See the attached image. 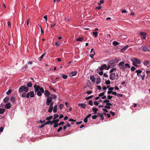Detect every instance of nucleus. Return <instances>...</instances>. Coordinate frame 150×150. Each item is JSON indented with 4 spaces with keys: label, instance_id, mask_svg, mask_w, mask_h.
<instances>
[{
    "label": "nucleus",
    "instance_id": "obj_13",
    "mask_svg": "<svg viewBox=\"0 0 150 150\" xmlns=\"http://www.w3.org/2000/svg\"><path fill=\"white\" fill-rule=\"evenodd\" d=\"M23 91H24L23 87V86H21L19 88V93H22Z\"/></svg>",
    "mask_w": 150,
    "mask_h": 150
},
{
    "label": "nucleus",
    "instance_id": "obj_62",
    "mask_svg": "<svg viewBox=\"0 0 150 150\" xmlns=\"http://www.w3.org/2000/svg\"><path fill=\"white\" fill-rule=\"evenodd\" d=\"M102 7V6H98L96 8V9L98 10L100 9Z\"/></svg>",
    "mask_w": 150,
    "mask_h": 150
},
{
    "label": "nucleus",
    "instance_id": "obj_10",
    "mask_svg": "<svg viewBox=\"0 0 150 150\" xmlns=\"http://www.w3.org/2000/svg\"><path fill=\"white\" fill-rule=\"evenodd\" d=\"M91 54L89 55V56H94L95 54V52L93 50V48L91 49L90 52Z\"/></svg>",
    "mask_w": 150,
    "mask_h": 150
},
{
    "label": "nucleus",
    "instance_id": "obj_57",
    "mask_svg": "<svg viewBox=\"0 0 150 150\" xmlns=\"http://www.w3.org/2000/svg\"><path fill=\"white\" fill-rule=\"evenodd\" d=\"M104 0H101L99 3H98L99 5H100L101 4L103 3Z\"/></svg>",
    "mask_w": 150,
    "mask_h": 150
},
{
    "label": "nucleus",
    "instance_id": "obj_63",
    "mask_svg": "<svg viewBox=\"0 0 150 150\" xmlns=\"http://www.w3.org/2000/svg\"><path fill=\"white\" fill-rule=\"evenodd\" d=\"M110 113L112 116H114L115 115V114L114 112H112L111 111H110Z\"/></svg>",
    "mask_w": 150,
    "mask_h": 150
},
{
    "label": "nucleus",
    "instance_id": "obj_43",
    "mask_svg": "<svg viewBox=\"0 0 150 150\" xmlns=\"http://www.w3.org/2000/svg\"><path fill=\"white\" fill-rule=\"evenodd\" d=\"M105 92V91H104V92H102V93H100L98 95V96L101 97V96H103L105 94L104 93Z\"/></svg>",
    "mask_w": 150,
    "mask_h": 150
},
{
    "label": "nucleus",
    "instance_id": "obj_42",
    "mask_svg": "<svg viewBox=\"0 0 150 150\" xmlns=\"http://www.w3.org/2000/svg\"><path fill=\"white\" fill-rule=\"evenodd\" d=\"M116 69L115 68H112V69H111L110 71V73H111L112 72L114 71H116Z\"/></svg>",
    "mask_w": 150,
    "mask_h": 150
},
{
    "label": "nucleus",
    "instance_id": "obj_61",
    "mask_svg": "<svg viewBox=\"0 0 150 150\" xmlns=\"http://www.w3.org/2000/svg\"><path fill=\"white\" fill-rule=\"evenodd\" d=\"M112 96H107V98H108V99H111V98H112Z\"/></svg>",
    "mask_w": 150,
    "mask_h": 150
},
{
    "label": "nucleus",
    "instance_id": "obj_30",
    "mask_svg": "<svg viewBox=\"0 0 150 150\" xmlns=\"http://www.w3.org/2000/svg\"><path fill=\"white\" fill-rule=\"evenodd\" d=\"M5 109L0 108V114H3L5 111Z\"/></svg>",
    "mask_w": 150,
    "mask_h": 150
},
{
    "label": "nucleus",
    "instance_id": "obj_4",
    "mask_svg": "<svg viewBox=\"0 0 150 150\" xmlns=\"http://www.w3.org/2000/svg\"><path fill=\"white\" fill-rule=\"evenodd\" d=\"M53 98L52 97L47 98L46 99V104L47 105H49L51 101H52Z\"/></svg>",
    "mask_w": 150,
    "mask_h": 150
},
{
    "label": "nucleus",
    "instance_id": "obj_56",
    "mask_svg": "<svg viewBox=\"0 0 150 150\" xmlns=\"http://www.w3.org/2000/svg\"><path fill=\"white\" fill-rule=\"evenodd\" d=\"M92 93V91H88L86 92V93L88 94H90Z\"/></svg>",
    "mask_w": 150,
    "mask_h": 150
},
{
    "label": "nucleus",
    "instance_id": "obj_33",
    "mask_svg": "<svg viewBox=\"0 0 150 150\" xmlns=\"http://www.w3.org/2000/svg\"><path fill=\"white\" fill-rule=\"evenodd\" d=\"M27 87H30L32 86V83L31 82H29L27 85Z\"/></svg>",
    "mask_w": 150,
    "mask_h": 150
},
{
    "label": "nucleus",
    "instance_id": "obj_12",
    "mask_svg": "<svg viewBox=\"0 0 150 150\" xmlns=\"http://www.w3.org/2000/svg\"><path fill=\"white\" fill-rule=\"evenodd\" d=\"M23 86V87L24 91L26 93L27 92L29 91V88H28L25 86V85Z\"/></svg>",
    "mask_w": 150,
    "mask_h": 150
},
{
    "label": "nucleus",
    "instance_id": "obj_64",
    "mask_svg": "<svg viewBox=\"0 0 150 150\" xmlns=\"http://www.w3.org/2000/svg\"><path fill=\"white\" fill-rule=\"evenodd\" d=\"M145 76V75L144 74L143 75H141V76L142 77V80H144V79Z\"/></svg>",
    "mask_w": 150,
    "mask_h": 150
},
{
    "label": "nucleus",
    "instance_id": "obj_28",
    "mask_svg": "<svg viewBox=\"0 0 150 150\" xmlns=\"http://www.w3.org/2000/svg\"><path fill=\"white\" fill-rule=\"evenodd\" d=\"M93 34L95 37L96 38L98 35V33L97 32H93Z\"/></svg>",
    "mask_w": 150,
    "mask_h": 150
},
{
    "label": "nucleus",
    "instance_id": "obj_50",
    "mask_svg": "<svg viewBox=\"0 0 150 150\" xmlns=\"http://www.w3.org/2000/svg\"><path fill=\"white\" fill-rule=\"evenodd\" d=\"M135 68L134 67H132L131 68V71H134L135 70Z\"/></svg>",
    "mask_w": 150,
    "mask_h": 150
},
{
    "label": "nucleus",
    "instance_id": "obj_19",
    "mask_svg": "<svg viewBox=\"0 0 150 150\" xmlns=\"http://www.w3.org/2000/svg\"><path fill=\"white\" fill-rule=\"evenodd\" d=\"M30 97L31 98L34 97V93L33 91H31L30 92Z\"/></svg>",
    "mask_w": 150,
    "mask_h": 150
},
{
    "label": "nucleus",
    "instance_id": "obj_17",
    "mask_svg": "<svg viewBox=\"0 0 150 150\" xmlns=\"http://www.w3.org/2000/svg\"><path fill=\"white\" fill-rule=\"evenodd\" d=\"M90 80L93 82H95V78L93 76H91L90 77Z\"/></svg>",
    "mask_w": 150,
    "mask_h": 150
},
{
    "label": "nucleus",
    "instance_id": "obj_58",
    "mask_svg": "<svg viewBox=\"0 0 150 150\" xmlns=\"http://www.w3.org/2000/svg\"><path fill=\"white\" fill-rule=\"evenodd\" d=\"M55 122V123H58V122L59 121V119H55L54 120Z\"/></svg>",
    "mask_w": 150,
    "mask_h": 150
},
{
    "label": "nucleus",
    "instance_id": "obj_32",
    "mask_svg": "<svg viewBox=\"0 0 150 150\" xmlns=\"http://www.w3.org/2000/svg\"><path fill=\"white\" fill-rule=\"evenodd\" d=\"M149 63L148 61L145 60L144 62V64L145 65H147Z\"/></svg>",
    "mask_w": 150,
    "mask_h": 150
},
{
    "label": "nucleus",
    "instance_id": "obj_44",
    "mask_svg": "<svg viewBox=\"0 0 150 150\" xmlns=\"http://www.w3.org/2000/svg\"><path fill=\"white\" fill-rule=\"evenodd\" d=\"M124 63H125L123 62H121L119 63V65L121 66H123Z\"/></svg>",
    "mask_w": 150,
    "mask_h": 150
},
{
    "label": "nucleus",
    "instance_id": "obj_5",
    "mask_svg": "<svg viewBox=\"0 0 150 150\" xmlns=\"http://www.w3.org/2000/svg\"><path fill=\"white\" fill-rule=\"evenodd\" d=\"M34 88L35 89V92H37L39 91L40 89V87L39 85H37L36 84H35L34 86Z\"/></svg>",
    "mask_w": 150,
    "mask_h": 150
},
{
    "label": "nucleus",
    "instance_id": "obj_6",
    "mask_svg": "<svg viewBox=\"0 0 150 150\" xmlns=\"http://www.w3.org/2000/svg\"><path fill=\"white\" fill-rule=\"evenodd\" d=\"M141 50L144 51H148V47L146 45H143L141 47Z\"/></svg>",
    "mask_w": 150,
    "mask_h": 150
},
{
    "label": "nucleus",
    "instance_id": "obj_1",
    "mask_svg": "<svg viewBox=\"0 0 150 150\" xmlns=\"http://www.w3.org/2000/svg\"><path fill=\"white\" fill-rule=\"evenodd\" d=\"M118 77V74L117 73H114L111 74L110 76V79L111 80H114L117 79Z\"/></svg>",
    "mask_w": 150,
    "mask_h": 150
},
{
    "label": "nucleus",
    "instance_id": "obj_55",
    "mask_svg": "<svg viewBox=\"0 0 150 150\" xmlns=\"http://www.w3.org/2000/svg\"><path fill=\"white\" fill-rule=\"evenodd\" d=\"M62 129V127H59L58 129H57V132H59L60 131H61Z\"/></svg>",
    "mask_w": 150,
    "mask_h": 150
},
{
    "label": "nucleus",
    "instance_id": "obj_52",
    "mask_svg": "<svg viewBox=\"0 0 150 150\" xmlns=\"http://www.w3.org/2000/svg\"><path fill=\"white\" fill-rule=\"evenodd\" d=\"M51 122V121L48 120V121H47L46 122H45V124L48 125V124H50V125Z\"/></svg>",
    "mask_w": 150,
    "mask_h": 150
},
{
    "label": "nucleus",
    "instance_id": "obj_38",
    "mask_svg": "<svg viewBox=\"0 0 150 150\" xmlns=\"http://www.w3.org/2000/svg\"><path fill=\"white\" fill-rule=\"evenodd\" d=\"M59 116V115L57 114H55V115H54V118H53V119L54 120H55Z\"/></svg>",
    "mask_w": 150,
    "mask_h": 150
},
{
    "label": "nucleus",
    "instance_id": "obj_49",
    "mask_svg": "<svg viewBox=\"0 0 150 150\" xmlns=\"http://www.w3.org/2000/svg\"><path fill=\"white\" fill-rule=\"evenodd\" d=\"M11 92V90L10 89H9L8 91L6 93V94L7 95H9Z\"/></svg>",
    "mask_w": 150,
    "mask_h": 150
},
{
    "label": "nucleus",
    "instance_id": "obj_35",
    "mask_svg": "<svg viewBox=\"0 0 150 150\" xmlns=\"http://www.w3.org/2000/svg\"><path fill=\"white\" fill-rule=\"evenodd\" d=\"M140 34L143 36L144 35H146V33H144L143 32H140Z\"/></svg>",
    "mask_w": 150,
    "mask_h": 150
},
{
    "label": "nucleus",
    "instance_id": "obj_51",
    "mask_svg": "<svg viewBox=\"0 0 150 150\" xmlns=\"http://www.w3.org/2000/svg\"><path fill=\"white\" fill-rule=\"evenodd\" d=\"M110 102V100L108 99H106L103 101L104 103H107Z\"/></svg>",
    "mask_w": 150,
    "mask_h": 150
},
{
    "label": "nucleus",
    "instance_id": "obj_20",
    "mask_svg": "<svg viewBox=\"0 0 150 150\" xmlns=\"http://www.w3.org/2000/svg\"><path fill=\"white\" fill-rule=\"evenodd\" d=\"M142 72V71L140 70H136L135 72L137 73V75L138 76H139V74Z\"/></svg>",
    "mask_w": 150,
    "mask_h": 150
},
{
    "label": "nucleus",
    "instance_id": "obj_47",
    "mask_svg": "<svg viewBox=\"0 0 150 150\" xmlns=\"http://www.w3.org/2000/svg\"><path fill=\"white\" fill-rule=\"evenodd\" d=\"M93 96L92 95V96H88V97H86L85 98V99H86V100L89 99H91V98L93 97Z\"/></svg>",
    "mask_w": 150,
    "mask_h": 150
},
{
    "label": "nucleus",
    "instance_id": "obj_29",
    "mask_svg": "<svg viewBox=\"0 0 150 150\" xmlns=\"http://www.w3.org/2000/svg\"><path fill=\"white\" fill-rule=\"evenodd\" d=\"M52 117L53 116H52L50 115L49 117H47L46 118V120H50L52 118Z\"/></svg>",
    "mask_w": 150,
    "mask_h": 150
},
{
    "label": "nucleus",
    "instance_id": "obj_22",
    "mask_svg": "<svg viewBox=\"0 0 150 150\" xmlns=\"http://www.w3.org/2000/svg\"><path fill=\"white\" fill-rule=\"evenodd\" d=\"M53 109V106H50L49 107L48 112H51Z\"/></svg>",
    "mask_w": 150,
    "mask_h": 150
},
{
    "label": "nucleus",
    "instance_id": "obj_26",
    "mask_svg": "<svg viewBox=\"0 0 150 150\" xmlns=\"http://www.w3.org/2000/svg\"><path fill=\"white\" fill-rule=\"evenodd\" d=\"M83 37H81V38H78L77 40L76 41H79L81 42L83 40Z\"/></svg>",
    "mask_w": 150,
    "mask_h": 150
},
{
    "label": "nucleus",
    "instance_id": "obj_46",
    "mask_svg": "<svg viewBox=\"0 0 150 150\" xmlns=\"http://www.w3.org/2000/svg\"><path fill=\"white\" fill-rule=\"evenodd\" d=\"M104 107L105 108H106L108 109H110V106L107 105L105 106Z\"/></svg>",
    "mask_w": 150,
    "mask_h": 150
},
{
    "label": "nucleus",
    "instance_id": "obj_27",
    "mask_svg": "<svg viewBox=\"0 0 150 150\" xmlns=\"http://www.w3.org/2000/svg\"><path fill=\"white\" fill-rule=\"evenodd\" d=\"M9 98L8 97H6L3 100V101L4 103H6L8 100Z\"/></svg>",
    "mask_w": 150,
    "mask_h": 150
},
{
    "label": "nucleus",
    "instance_id": "obj_7",
    "mask_svg": "<svg viewBox=\"0 0 150 150\" xmlns=\"http://www.w3.org/2000/svg\"><path fill=\"white\" fill-rule=\"evenodd\" d=\"M44 95L47 98H48V97H50L49 96L50 95V93L48 90H45L44 92Z\"/></svg>",
    "mask_w": 150,
    "mask_h": 150
},
{
    "label": "nucleus",
    "instance_id": "obj_34",
    "mask_svg": "<svg viewBox=\"0 0 150 150\" xmlns=\"http://www.w3.org/2000/svg\"><path fill=\"white\" fill-rule=\"evenodd\" d=\"M37 95L39 96H41L42 95V93L40 91H38Z\"/></svg>",
    "mask_w": 150,
    "mask_h": 150
},
{
    "label": "nucleus",
    "instance_id": "obj_24",
    "mask_svg": "<svg viewBox=\"0 0 150 150\" xmlns=\"http://www.w3.org/2000/svg\"><path fill=\"white\" fill-rule=\"evenodd\" d=\"M61 77L64 79H66L67 78L68 76L65 74H62L61 75Z\"/></svg>",
    "mask_w": 150,
    "mask_h": 150
},
{
    "label": "nucleus",
    "instance_id": "obj_23",
    "mask_svg": "<svg viewBox=\"0 0 150 150\" xmlns=\"http://www.w3.org/2000/svg\"><path fill=\"white\" fill-rule=\"evenodd\" d=\"M57 105H54V108L53 109V112L54 113L56 112L57 111Z\"/></svg>",
    "mask_w": 150,
    "mask_h": 150
},
{
    "label": "nucleus",
    "instance_id": "obj_48",
    "mask_svg": "<svg viewBox=\"0 0 150 150\" xmlns=\"http://www.w3.org/2000/svg\"><path fill=\"white\" fill-rule=\"evenodd\" d=\"M105 83L107 85H109L110 83V81L109 80H108L105 82Z\"/></svg>",
    "mask_w": 150,
    "mask_h": 150
},
{
    "label": "nucleus",
    "instance_id": "obj_9",
    "mask_svg": "<svg viewBox=\"0 0 150 150\" xmlns=\"http://www.w3.org/2000/svg\"><path fill=\"white\" fill-rule=\"evenodd\" d=\"M77 74V71H72L70 74H69V76L70 77H72L76 75Z\"/></svg>",
    "mask_w": 150,
    "mask_h": 150
},
{
    "label": "nucleus",
    "instance_id": "obj_45",
    "mask_svg": "<svg viewBox=\"0 0 150 150\" xmlns=\"http://www.w3.org/2000/svg\"><path fill=\"white\" fill-rule=\"evenodd\" d=\"M88 104L90 105H93V101L92 100H90L88 102Z\"/></svg>",
    "mask_w": 150,
    "mask_h": 150
},
{
    "label": "nucleus",
    "instance_id": "obj_36",
    "mask_svg": "<svg viewBox=\"0 0 150 150\" xmlns=\"http://www.w3.org/2000/svg\"><path fill=\"white\" fill-rule=\"evenodd\" d=\"M130 68V66L129 65V64H125V67H124V68Z\"/></svg>",
    "mask_w": 150,
    "mask_h": 150
},
{
    "label": "nucleus",
    "instance_id": "obj_8",
    "mask_svg": "<svg viewBox=\"0 0 150 150\" xmlns=\"http://www.w3.org/2000/svg\"><path fill=\"white\" fill-rule=\"evenodd\" d=\"M11 104L10 102H8L5 106V108L6 109H8L11 108Z\"/></svg>",
    "mask_w": 150,
    "mask_h": 150
},
{
    "label": "nucleus",
    "instance_id": "obj_54",
    "mask_svg": "<svg viewBox=\"0 0 150 150\" xmlns=\"http://www.w3.org/2000/svg\"><path fill=\"white\" fill-rule=\"evenodd\" d=\"M100 71L98 72V74L100 75H102L103 74V71ZM97 73H98V72H97Z\"/></svg>",
    "mask_w": 150,
    "mask_h": 150
},
{
    "label": "nucleus",
    "instance_id": "obj_2",
    "mask_svg": "<svg viewBox=\"0 0 150 150\" xmlns=\"http://www.w3.org/2000/svg\"><path fill=\"white\" fill-rule=\"evenodd\" d=\"M131 60L132 62V64H140L141 63L140 61L136 58H131Z\"/></svg>",
    "mask_w": 150,
    "mask_h": 150
},
{
    "label": "nucleus",
    "instance_id": "obj_25",
    "mask_svg": "<svg viewBox=\"0 0 150 150\" xmlns=\"http://www.w3.org/2000/svg\"><path fill=\"white\" fill-rule=\"evenodd\" d=\"M112 44L115 46H117L119 44V43L117 41H114L113 42Z\"/></svg>",
    "mask_w": 150,
    "mask_h": 150
},
{
    "label": "nucleus",
    "instance_id": "obj_14",
    "mask_svg": "<svg viewBox=\"0 0 150 150\" xmlns=\"http://www.w3.org/2000/svg\"><path fill=\"white\" fill-rule=\"evenodd\" d=\"M119 61L118 59H114L111 60L110 61V63L111 64H113L115 63H116Z\"/></svg>",
    "mask_w": 150,
    "mask_h": 150
},
{
    "label": "nucleus",
    "instance_id": "obj_31",
    "mask_svg": "<svg viewBox=\"0 0 150 150\" xmlns=\"http://www.w3.org/2000/svg\"><path fill=\"white\" fill-rule=\"evenodd\" d=\"M11 101L14 102L15 101V98L14 97H12L11 99Z\"/></svg>",
    "mask_w": 150,
    "mask_h": 150
},
{
    "label": "nucleus",
    "instance_id": "obj_40",
    "mask_svg": "<svg viewBox=\"0 0 150 150\" xmlns=\"http://www.w3.org/2000/svg\"><path fill=\"white\" fill-rule=\"evenodd\" d=\"M40 91L42 93H44L45 92L44 90L42 87H40Z\"/></svg>",
    "mask_w": 150,
    "mask_h": 150
},
{
    "label": "nucleus",
    "instance_id": "obj_3",
    "mask_svg": "<svg viewBox=\"0 0 150 150\" xmlns=\"http://www.w3.org/2000/svg\"><path fill=\"white\" fill-rule=\"evenodd\" d=\"M110 67L109 66L108 67L106 64H104L102 65L99 68L100 71H102L103 70L105 69V70H108Z\"/></svg>",
    "mask_w": 150,
    "mask_h": 150
},
{
    "label": "nucleus",
    "instance_id": "obj_21",
    "mask_svg": "<svg viewBox=\"0 0 150 150\" xmlns=\"http://www.w3.org/2000/svg\"><path fill=\"white\" fill-rule=\"evenodd\" d=\"M93 111L94 112V114H96L97 113V111L98 110V109L96 108H92Z\"/></svg>",
    "mask_w": 150,
    "mask_h": 150
},
{
    "label": "nucleus",
    "instance_id": "obj_39",
    "mask_svg": "<svg viewBox=\"0 0 150 150\" xmlns=\"http://www.w3.org/2000/svg\"><path fill=\"white\" fill-rule=\"evenodd\" d=\"M51 96L53 97H52L53 99H55L57 98V96L54 94H53Z\"/></svg>",
    "mask_w": 150,
    "mask_h": 150
},
{
    "label": "nucleus",
    "instance_id": "obj_11",
    "mask_svg": "<svg viewBox=\"0 0 150 150\" xmlns=\"http://www.w3.org/2000/svg\"><path fill=\"white\" fill-rule=\"evenodd\" d=\"M78 106L83 108H86V104L85 103H79L78 105Z\"/></svg>",
    "mask_w": 150,
    "mask_h": 150
},
{
    "label": "nucleus",
    "instance_id": "obj_37",
    "mask_svg": "<svg viewBox=\"0 0 150 150\" xmlns=\"http://www.w3.org/2000/svg\"><path fill=\"white\" fill-rule=\"evenodd\" d=\"M21 97L23 98L26 97V93H23L21 95Z\"/></svg>",
    "mask_w": 150,
    "mask_h": 150
},
{
    "label": "nucleus",
    "instance_id": "obj_60",
    "mask_svg": "<svg viewBox=\"0 0 150 150\" xmlns=\"http://www.w3.org/2000/svg\"><path fill=\"white\" fill-rule=\"evenodd\" d=\"M87 121H88V118H86V117L84 119L83 122L85 123H86L87 122Z\"/></svg>",
    "mask_w": 150,
    "mask_h": 150
},
{
    "label": "nucleus",
    "instance_id": "obj_15",
    "mask_svg": "<svg viewBox=\"0 0 150 150\" xmlns=\"http://www.w3.org/2000/svg\"><path fill=\"white\" fill-rule=\"evenodd\" d=\"M119 61L118 59H114L111 60L110 61V63L111 64H113L115 63H116Z\"/></svg>",
    "mask_w": 150,
    "mask_h": 150
},
{
    "label": "nucleus",
    "instance_id": "obj_53",
    "mask_svg": "<svg viewBox=\"0 0 150 150\" xmlns=\"http://www.w3.org/2000/svg\"><path fill=\"white\" fill-rule=\"evenodd\" d=\"M94 104L96 106L98 105L99 104L96 101H94Z\"/></svg>",
    "mask_w": 150,
    "mask_h": 150
},
{
    "label": "nucleus",
    "instance_id": "obj_41",
    "mask_svg": "<svg viewBox=\"0 0 150 150\" xmlns=\"http://www.w3.org/2000/svg\"><path fill=\"white\" fill-rule=\"evenodd\" d=\"M63 107H64V105L63 104H60L59 106V107L61 110L63 108Z\"/></svg>",
    "mask_w": 150,
    "mask_h": 150
},
{
    "label": "nucleus",
    "instance_id": "obj_18",
    "mask_svg": "<svg viewBox=\"0 0 150 150\" xmlns=\"http://www.w3.org/2000/svg\"><path fill=\"white\" fill-rule=\"evenodd\" d=\"M101 80L100 79V76H98L97 78V80L96 81V83L97 84H98L100 82Z\"/></svg>",
    "mask_w": 150,
    "mask_h": 150
},
{
    "label": "nucleus",
    "instance_id": "obj_16",
    "mask_svg": "<svg viewBox=\"0 0 150 150\" xmlns=\"http://www.w3.org/2000/svg\"><path fill=\"white\" fill-rule=\"evenodd\" d=\"M128 47V45L125 46V47L123 48L122 49L120 50V52H123Z\"/></svg>",
    "mask_w": 150,
    "mask_h": 150
},
{
    "label": "nucleus",
    "instance_id": "obj_59",
    "mask_svg": "<svg viewBox=\"0 0 150 150\" xmlns=\"http://www.w3.org/2000/svg\"><path fill=\"white\" fill-rule=\"evenodd\" d=\"M97 117V115H94L93 116H92V118L93 119H96Z\"/></svg>",
    "mask_w": 150,
    "mask_h": 150
}]
</instances>
